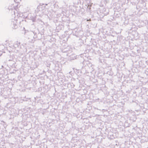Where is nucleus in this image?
Masks as SVG:
<instances>
[{
    "instance_id": "obj_1",
    "label": "nucleus",
    "mask_w": 148,
    "mask_h": 148,
    "mask_svg": "<svg viewBox=\"0 0 148 148\" xmlns=\"http://www.w3.org/2000/svg\"><path fill=\"white\" fill-rule=\"evenodd\" d=\"M14 18L12 19L11 24L13 26V28L16 29L19 25L20 21L19 18L21 16V14L18 12H14Z\"/></svg>"
},
{
    "instance_id": "obj_2",
    "label": "nucleus",
    "mask_w": 148,
    "mask_h": 148,
    "mask_svg": "<svg viewBox=\"0 0 148 148\" xmlns=\"http://www.w3.org/2000/svg\"><path fill=\"white\" fill-rule=\"evenodd\" d=\"M16 0H14V2L12 4H11L9 6V10H13L14 9L16 11H14V12H15L16 13L17 12L20 14V12H19L18 10V8L19 7L18 5V2H17Z\"/></svg>"
},
{
    "instance_id": "obj_3",
    "label": "nucleus",
    "mask_w": 148,
    "mask_h": 148,
    "mask_svg": "<svg viewBox=\"0 0 148 148\" xmlns=\"http://www.w3.org/2000/svg\"><path fill=\"white\" fill-rule=\"evenodd\" d=\"M87 21H91V19H87Z\"/></svg>"
}]
</instances>
